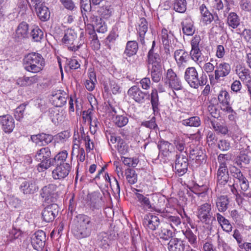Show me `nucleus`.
I'll list each match as a JSON object with an SVG mask.
<instances>
[{
  "label": "nucleus",
  "instance_id": "nucleus-1",
  "mask_svg": "<svg viewBox=\"0 0 251 251\" xmlns=\"http://www.w3.org/2000/svg\"><path fill=\"white\" fill-rule=\"evenodd\" d=\"M23 65L26 71L37 74L43 70L45 61L41 54L32 52L25 55L23 60Z\"/></svg>",
  "mask_w": 251,
  "mask_h": 251
},
{
  "label": "nucleus",
  "instance_id": "nucleus-2",
  "mask_svg": "<svg viewBox=\"0 0 251 251\" xmlns=\"http://www.w3.org/2000/svg\"><path fill=\"white\" fill-rule=\"evenodd\" d=\"M184 79L191 87L195 89L206 85L207 82L206 74L203 73L199 77L198 73L194 67H190L186 69Z\"/></svg>",
  "mask_w": 251,
  "mask_h": 251
},
{
  "label": "nucleus",
  "instance_id": "nucleus-3",
  "mask_svg": "<svg viewBox=\"0 0 251 251\" xmlns=\"http://www.w3.org/2000/svg\"><path fill=\"white\" fill-rule=\"evenodd\" d=\"M231 159L228 154H220L218 156L219 167L217 172V184L219 185H225L229 179L228 171L227 164Z\"/></svg>",
  "mask_w": 251,
  "mask_h": 251
},
{
  "label": "nucleus",
  "instance_id": "nucleus-4",
  "mask_svg": "<svg viewBox=\"0 0 251 251\" xmlns=\"http://www.w3.org/2000/svg\"><path fill=\"white\" fill-rule=\"evenodd\" d=\"M77 224L75 235L78 238L89 237L91 233L92 222L91 218L86 215L80 214L77 216Z\"/></svg>",
  "mask_w": 251,
  "mask_h": 251
},
{
  "label": "nucleus",
  "instance_id": "nucleus-5",
  "mask_svg": "<svg viewBox=\"0 0 251 251\" xmlns=\"http://www.w3.org/2000/svg\"><path fill=\"white\" fill-rule=\"evenodd\" d=\"M231 66L226 62H223L216 63V69L214 71V74H209L208 76L211 84L217 82L221 77H225L227 76L231 72Z\"/></svg>",
  "mask_w": 251,
  "mask_h": 251
},
{
  "label": "nucleus",
  "instance_id": "nucleus-6",
  "mask_svg": "<svg viewBox=\"0 0 251 251\" xmlns=\"http://www.w3.org/2000/svg\"><path fill=\"white\" fill-rule=\"evenodd\" d=\"M165 80V83L173 90L175 96H176V93L175 91L182 90L183 88L179 76L171 68L167 71Z\"/></svg>",
  "mask_w": 251,
  "mask_h": 251
},
{
  "label": "nucleus",
  "instance_id": "nucleus-7",
  "mask_svg": "<svg viewBox=\"0 0 251 251\" xmlns=\"http://www.w3.org/2000/svg\"><path fill=\"white\" fill-rule=\"evenodd\" d=\"M58 186L54 183H50L44 186L41 190L40 196L47 202H55L59 196L57 190Z\"/></svg>",
  "mask_w": 251,
  "mask_h": 251
},
{
  "label": "nucleus",
  "instance_id": "nucleus-8",
  "mask_svg": "<svg viewBox=\"0 0 251 251\" xmlns=\"http://www.w3.org/2000/svg\"><path fill=\"white\" fill-rule=\"evenodd\" d=\"M201 38L200 35H196L191 40V50L189 52L190 57L195 62L201 63L202 61V52L200 44Z\"/></svg>",
  "mask_w": 251,
  "mask_h": 251
},
{
  "label": "nucleus",
  "instance_id": "nucleus-9",
  "mask_svg": "<svg viewBox=\"0 0 251 251\" xmlns=\"http://www.w3.org/2000/svg\"><path fill=\"white\" fill-rule=\"evenodd\" d=\"M72 170V163L68 162L65 164H57L52 171L51 176L53 179L63 180L69 176Z\"/></svg>",
  "mask_w": 251,
  "mask_h": 251
},
{
  "label": "nucleus",
  "instance_id": "nucleus-10",
  "mask_svg": "<svg viewBox=\"0 0 251 251\" xmlns=\"http://www.w3.org/2000/svg\"><path fill=\"white\" fill-rule=\"evenodd\" d=\"M133 192L135 196V200L137 206L144 211H148L152 208V205L148 195H144L140 193L142 192L141 190L135 188H134Z\"/></svg>",
  "mask_w": 251,
  "mask_h": 251
},
{
  "label": "nucleus",
  "instance_id": "nucleus-11",
  "mask_svg": "<svg viewBox=\"0 0 251 251\" xmlns=\"http://www.w3.org/2000/svg\"><path fill=\"white\" fill-rule=\"evenodd\" d=\"M138 44L136 41H128L127 42L125 50L124 52V55L125 59L130 64H133L136 62L134 56L138 50Z\"/></svg>",
  "mask_w": 251,
  "mask_h": 251
},
{
  "label": "nucleus",
  "instance_id": "nucleus-12",
  "mask_svg": "<svg viewBox=\"0 0 251 251\" xmlns=\"http://www.w3.org/2000/svg\"><path fill=\"white\" fill-rule=\"evenodd\" d=\"M212 206L211 204L205 202L198 207L197 216L202 223H208L212 217Z\"/></svg>",
  "mask_w": 251,
  "mask_h": 251
},
{
  "label": "nucleus",
  "instance_id": "nucleus-13",
  "mask_svg": "<svg viewBox=\"0 0 251 251\" xmlns=\"http://www.w3.org/2000/svg\"><path fill=\"white\" fill-rule=\"evenodd\" d=\"M156 42L152 41L151 48L147 53L146 60L148 66L161 64L162 56L157 48H155Z\"/></svg>",
  "mask_w": 251,
  "mask_h": 251
},
{
  "label": "nucleus",
  "instance_id": "nucleus-14",
  "mask_svg": "<svg viewBox=\"0 0 251 251\" xmlns=\"http://www.w3.org/2000/svg\"><path fill=\"white\" fill-rule=\"evenodd\" d=\"M46 241V235L43 230L36 231L31 237V244L32 247L38 251H41L44 248Z\"/></svg>",
  "mask_w": 251,
  "mask_h": 251
},
{
  "label": "nucleus",
  "instance_id": "nucleus-15",
  "mask_svg": "<svg viewBox=\"0 0 251 251\" xmlns=\"http://www.w3.org/2000/svg\"><path fill=\"white\" fill-rule=\"evenodd\" d=\"M76 37L77 35L75 31L68 28L65 31V34L62 39V42L68 46L70 50L75 51L79 48V46L74 45Z\"/></svg>",
  "mask_w": 251,
  "mask_h": 251
},
{
  "label": "nucleus",
  "instance_id": "nucleus-16",
  "mask_svg": "<svg viewBox=\"0 0 251 251\" xmlns=\"http://www.w3.org/2000/svg\"><path fill=\"white\" fill-rule=\"evenodd\" d=\"M128 96L138 103H143L148 99V93L142 91L138 86L134 85L130 87L127 92Z\"/></svg>",
  "mask_w": 251,
  "mask_h": 251
},
{
  "label": "nucleus",
  "instance_id": "nucleus-17",
  "mask_svg": "<svg viewBox=\"0 0 251 251\" xmlns=\"http://www.w3.org/2000/svg\"><path fill=\"white\" fill-rule=\"evenodd\" d=\"M87 203L92 210L100 209L103 204L101 194L98 191L89 194Z\"/></svg>",
  "mask_w": 251,
  "mask_h": 251
},
{
  "label": "nucleus",
  "instance_id": "nucleus-18",
  "mask_svg": "<svg viewBox=\"0 0 251 251\" xmlns=\"http://www.w3.org/2000/svg\"><path fill=\"white\" fill-rule=\"evenodd\" d=\"M143 224L147 229L154 231L160 225V220L157 216L151 213H148L145 215Z\"/></svg>",
  "mask_w": 251,
  "mask_h": 251
},
{
  "label": "nucleus",
  "instance_id": "nucleus-19",
  "mask_svg": "<svg viewBox=\"0 0 251 251\" xmlns=\"http://www.w3.org/2000/svg\"><path fill=\"white\" fill-rule=\"evenodd\" d=\"M58 206L53 203L46 206L42 211V218L46 222H52L58 212Z\"/></svg>",
  "mask_w": 251,
  "mask_h": 251
},
{
  "label": "nucleus",
  "instance_id": "nucleus-20",
  "mask_svg": "<svg viewBox=\"0 0 251 251\" xmlns=\"http://www.w3.org/2000/svg\"><path fill=\"white\" fill-rule=\"evenodd\" d=\"M188 166V159L186 156L183 155H176L175 169L178 176H182L187 172Z\"/></svg>",
  "mask_w": 251,
  "mask_h": 251
},
{
  "label": "nucleus",
  "instance_id": "nucleus-21",
  "mask_svg": "<svg viewBox=\"0 0 251 251\" xmlns=\"http://www.w3.org/2000/svg\"><path fill=\"white\" fill-rule=\"evenodd\" d=\"M20 190L24 194H33L37 192L39 187L34 179L24 180L20 186Z\"/></svg>",
  "mask_w": 251,
  "mask_h": 251
},
{
  "label": "nucleus",
  "instance_id": "nucleus-22",
  "mask_svg": "<svg viewBox=\"0 0 251 251\" xmlns=\"http://www.w3.org/2000/svg\"><path fill=\"white\" fill-rule=\"evenodd\" d=\"M115 235L106 232H101L98 235L97 243L100 247L108 249L115 239Z\"/></svg>",
  "mask_w": 251,
  "mask_h": 251
},
{
  "label": "nucleus",
  "instance_id": "nucleus-23",
  "mask_svg": "<svg viewBox=\"0 0 251 251\" xmlns=\"http://www.w3.org/2000/svg\"><path fill=\"white\" fill-rule=\"evenodd\" d=\"M0 123L5 133H11L15 127L14 120L9 115L0 116Z\"/></svg>",
  "mask_w": 251,
  "mask_h": 251
},
{
  "label": "nucleus",
  "instance_id": "nucleus-24",
  "mask_svg": "<svg viewBox=\"0 0 251 251\" xmlns=\"http://www.w3.org/2000/svg\"><path fill=\"white\" fill-rule=\"evenodd\" d=\"M190 149V158L194 160L197 164L201 165L206 161V155L200 148Z\"/></svg>",
  "mask_w": 251,
  "mask_h": 251
},
{
  "label": "nucleus",
  "instance_id": "nucleus-25",
  "mask_svg": "<svg viewBox=\"0 0 251 251\" xmlns=\"http://www.w3.org/2000/svg\"><path fill=\"white\" fill-rule=\"evenodd\" d=\"M186 247L184 241L180 238H173L168 243L169 251H184Z\"/></svg>",
  "mask_w": 251,
  "mask_h": 251
},
{
  "label": "nucleus",
  "instance_id": "nucleus-26",
  "mask_svg": "<svg viewBox=\"0 0 251 251\" xmlns=\"http://www.w3.org/2000/svg\"><path fill=\"white\" fill-rule=\"evenodd\" d=\"M174 57L177 66L180 68L183 66L184 63L188 62L190 57L188 51L182 49H179L175 51Z\"/></svg>",
  "mask_w": 251,
  "mask_h": 251
},
{
  "label": "nucleus",
  "instance_id": "nucleus-27",
  "mask_svg": "<svg viewBox=\"0 0 251 251\" xmlns=\"http://www.w3.org/2000/svg\"><path fill=\"white\" fill-rule=\"evenodd\" d=\"M183 34L187 36H192L195 32L194 23L191 18L186 17L181 23Z\"/></svg>",
  "mask_w": 251,
  "mask_h": 251
},
{
  "label": "nucleus",
  "instance_id": "nucleus-28",
  "mask_svg": "<svg viewBox=\"0 0 251 251\" xmlns=\"http://www.w3.org/2000/svg\"><path fill=\"white\" fill-rule=\"evenodd\" d=\"M199 10L201 14V21L204 25H209L213 21L215 13L212 14L204 4L200 6Z\"/></svg>",
  "mask_w": 251,
  "mask_h": 251
},
{
  "label": "nucleus",
  "instance_id": "nucleus-29",
  "mask_svg": "<svg viewBox=\"0 0 251 251\" xmlns=\"http://www.w3.org/2000/svg\"><path fill=\"white\" fill-rule=\"evenodd\" d=\"M148 70L150 71L152 80L154 82H158L162 78V65L148 66Z\"/></svg>",
  "mask_w": 251,
  "mask_h": 251
},
{
  "label": "nucleus",
  "instance_id": "nucleus-30",
  "mask_svg": "<svg viewBox=\"0 0 251 251\" xmlns=\"http://www.w3.org/2000/svg\"><path fill=\"white\" fill-rule=\"evenodd\" d=\"M235 72L242 81H247L249 83L251 82L250 71L248 68L241 65L237 66L236 67Z\"/></svg>",
  "mask_w": 251,
  "mask_h": 251
},
{
  "label": "nucleus",
  "instance_id": "nucleus-31",
  "mask_svg": "<svg viewBox=\"0 0 251 251\" xmlns=\"http://www.w3.org/2000/svg\"><path fill=\"white\" fill-rule=\"evenodd\" d=\"M148 30V23L144 18H141L138 32L139 33L138 41L142 44H145V35Z\"/></svg>",
  "mask_w": 251,
  "mask_h": 251
},
{
  "label": "nucleus",
  "instance_id": "nucleus-32",
  "mask_svg": "<svg viewBox=\"0 0 251 251\" xmlns=\"http://www.w3.org/2000/svg\"><path fill=\"white\" fill-rule=\"evenodd\" d=\"M103 89L105 93L111 91L114 95L121 93L122 90L120 85L114 80H109L108 83L103 84Z\"/></svg>",
  "mask_w": 251,
  "mask_h": 251
},
{
  "label": "nucleus",
  "instance_id": "nucleus-33",
  "mask_svg": "<svg viewBox=\"0 0 251 251\" xmlns=\"http://www.w3.org/2000/svg\"><path fill=\"white\" fill-rule=\"evenodd\" d=\"M218 100L223 106H225L224 110H232L230 102V97L226 91L222 90L220 91L218 95Z\"/></svg>",
  "mask_w": 251,
  "mask_h": 251
},
{
  "label": "nucleus",
  "instance_id": "nucleus-34",
  "mask_svg": "<svg viewBox=\"0 0 251 251\" xmlns=\"http://www.w3.org/2000/svg\"><path fill=\"white\" fill-rule=\"evenodd\" d=\"M66 94H63L59 91L54 94L52 95V104L56 107H61L64 105L66 102Z\"/></svg>",
  "mask_w": 251,
  "mask_h": 251
},
{
  "label": "nucleus",
  "instance_id": "nucleus-35",
  "mask_svg": "<svg viewBox=\"0 0 251 251\" xmlns=\"http://www.w3.org/2000/svg\"><path fill=\"white\" fill-rule=\"evenodd\" d=\"M182 232L190 245L194 248H197L198 246L197 237L192 231L188 228L186 230H182Z\"/></svg>",
  "mask_w": 251,
  "mask_h": 251
},
{
  "label": "nucleus",
  "instance_id": "nucleus-36",
  "mask_svg": "<svg viewBox=\"0 0 251 251\" xmlns=\"http://www.w3.org/2000/svg\"><path fill=\"white\" fill-rule=\"evenodd\" d=\"M158 147L160 152L165 156H169L173 149V146L171 143L164 140L159 142Z\"/></svg>",
  "mask_w": 251,
  "mask_h": 251
},
{
  "label": "nucleus",
  "instance_id": "nucleus-37",
  "mask_svg": "<svg viewBox=\"0 0 251 251\" xmlns=\"http://www.w3.org/2000/svg\"><path fill=\"white\" fill-rule=\"evenodd\" d=\"M229 200L227 196H221L217 198L216 201V207L220 212H225L228 208Z\"/></svg>",
  "mask_w": 251,
  "mask_h": 251
},
{
  "label": "nucleus",
  "instance_id": "nucleus-38",
  "mask_svg": "<svg viewBox=\"0 0 251 251\" xmlns=\"http://www.w3.org/2000/svg\"><path fill=\"white\" fill-rule=\"evenodd\" d=\"M216 218L218 223L220 225L223 230L228 233L232 231V226L227 219H226L219 213L216 214Z\"/></svg>",
  "mask_w": 251,
  "mask_h": 251
},
{
  "label": "nucleus",
  "instance_id": "nucleus-39",
  "mask_svg": "<svg viewBox=\"0 0 251 251\" xmlns=\"http://www.w3.org/2000/svg\"><path fill=\"white\" fill-rule=\"evenodd\" d=\"M36 12L39 18L43 22L48 21L50 18V12L49 8L41 4L39 8H36Z\"/></svg>",
  "mask_w": 251,
  "mask_h": 251
},
{
  "label": "nucleus",
  "instance_id": "nucleus-40",
  "mask_svg": "<svg viewBox=\"0 0 251 251\" xmlns=\"http://www.w3.org/2000/svg\"><path fill=\"white\" fill-rule=\"evenodd\" d=\"M163 217L165 218L166 222L175 230H176V227L179 226L181 223L180 218L177 216L165 214L163 215Z\"/></svg>",
  "mask_w": 251,
  "mask_h": 251
},
{
  "label": "nucleus",
  "instance_id": "nucleus-41",
  "mask_svg": "<svg viewBox=\"0 0 251 251\" xmlns=\"http://www.w3.org/2000/svg\"><path fill=\"white\" fill-rule=\"evenodd\" d=\"M240 18L235 12H230L227 17V24L233 29L237 28L240 25Z\"/></svg>",
  "mask_w": 251,
  "mask_h": 251
},
{
  "label": "nucleus",
  "instance_id": "nucleus-42",
  "mask_svg": "<svg viewBox=\"0 0 251 251\" xmlns=\"http://www.w3.org/2000/svg\"><path fill=\"white\" fill-rule=\"evenodd\" d=\"M19 38H25L28 37V25L25 22L21 23L16 31Z\"/></svg>",
  "mask_w": 251,
  "mask_h": 251
},
{
  "label": "nucleus",
  "instance_id": "nucleus-43",
  "mask_svg": "<svg viewBox=\"0 0 251 251\" xmlns=\"http://www.w3.org/2000/svg\"><path fill=\"white\" fill-rule=\"evenodd\" d=\"M112 10L111 6L108 3L100 7L97 12L102 18L107 19L111 15Z\"/></svg>",
  "mask_w": 251,
  "mask_h": 251
},
{
  "label": "nucleus",
  "instance_id": "nucleus-44",
  "mask_svg": "<svg viewBox=\"0 0 251 251\" xmlns=\"http://www.w3.org/2000/svg\"><path fill=\"white\" fill-rule=\"evenodd\" d=\"M68 152L66 151H63L58 152L52 159L53 162L54 163V161H55L57 163V164H65L67 162L71 163V161L68 160Z\"/></svg>",
  "mask_w": 251,
  "mask_h": 251
},
{
  "label": "nucleus",
  "instance_id": "nucleus-45",
  "mask_svg": "<svg viewBox=\"0 0 251 251\" xmlns=\"http://www.w3.org/2000/svg\"><path fill=\"white\" fill-rule=\"evenodd\" d=\"M51 152L49 148H43L38 151L35 155V158L37 160L50 159Z\"/></svg>",
  "mask_w": 251,
  "mask_h": 251
},
{
  "label": "nucleus",
  "instance_id": "nucleus-46",
  "mask_svg": "<svg viewBox=\"0 0 251 251\" xmlns=\"http://www.w3.org/2000/svg\"><path fill=\"white\" fill-rule=\"evenodd\" d=\"M186 0H174L173 2L174 9L177 12L184 13L186 10Z\"/></svg>",
  "mask_w": 251,
  "mask_h": 251
},
{
  "label": "nucleus",
  "instance_id": "nucleus-47",
  "mask_svg": "<svg viewBox=\"0 0 251 251\" xmlns=\"http://www.w3.org/2000/svg\"><path fill=\"white\" fill-rule=\"evenodd\" d=\"M151 102L152 110H158L160 105L157 91L156 89L152 90L151 94Z\"/></svg>",
  "mask_w": 251,
  "mask_h": 251
},
{
  "label": "nucleus",
  "instance_id": "nucleus-48",
  "mask_svg": "<svg viewBox=\"0 0 251 251\" xmlns=\"http://www.w3.org/2000/svg\"><path fill=\"white\" fill-rule=\"evenodd\" d=\"M41 162L37 166V169L40 172H44L54 165L53 160L51 158L40 160Z\"/></svg>",
  "mask_w": 251,
  "mask_h": 251
},
{
  "label": "nucleus",
  "instance_id": "nucleus-49",
  "mask_svg": "<svg viewBox=\"0 0 251 251\" xmlns=\"http://www.w3.org/2000/svg\"><path fill=\"white\" fill-rule=\"evenodd\" d=\"M30 36L33 41L40 42L43 37L44 33L38 26H35L32 29Z\"/></svg>",
  "mask_w": 251,
  "mask_h": 251
},
{
  "label": "nucleus",
  "instance_id": "nucleus-50",
  "mask_svg": "<svg viewBox=\"0 0 251 251\" xmlns=\"http://www.w3.org/2000/svg\"><path fill=\"white\" fill-rule=\"evenodd\" d=\"M103 178L104 179L106 182L109 183L111 188L115 191L117 194H120V187L119 182L116 178H114V181L115 184H112L111 181L110 177L107 173H104V175L103 176Z\"/></svg>",
  "mask_w": 251,
  "mask_h": 251
},
{
  "label": "nucleus",
  "instance_id": "nucleus-51",
  "mask_svg": "<svg viewBox=\"0 0 251 251\" xmlns=\"http://www.w3.org/2000/svg\"><path fill=\"white\" fill-rule=\"evenodd\" d=\"M211 125L213 129L217 133L223 135H226L228 133V130L226 125L216 123L213 121H211Z\"/></svg>",
  "mask_w": 251,
  "mask_h": 251
},
{
  "label": "nucleus",
  "instance_id": "nucleus-52",
  "mask_svg": "<svg viewBox=\"0 0 251 251\" xmlns=\"http://www.w3.org/2000/svg\"><path fill=\"white\" fill-rule=\"evenodd\" d=\"M126 179L130 184H134L137 181V175L135 170L128 169L126 172Z\"/></svg>",
  "mask_w": 251,
  "mask_h": 251
},
{
  "label": "nucleus",
  "instance_id": "nucleus-53",
  "mask_svg": "<svg viewBox=\"0 0 251 251\" xmlns=\"http://www.w3.org/2000/svg\"><path fill=\"white\" fill-rule=\"evenodd\" d=\"M90 38L92 39L91 45L94 50H98L100 49V43L98 39V36L93 29L89 32Z\"/></svg>",
  "mask_w": 251,
  "mask_h": 251
},
{
  "label": "nucleus",
  "instance_id": "nucleus-54",
  "mask_svg": "<svg viewBox=\"0 0 251 251\" xmlns=\"http://www.w3.org/2000/svg\"><path fill=\"white\" fill-rule=\"evenodd\" d=\"M169 34L173 35L171 31H168L166 28L162 29L161 38L164 46H169V44L171 42V35Z\"/></svg>",
  "mask_w": 251,
  "mask_h": 251
},
{
  "label": "nucleus",
  "instance_id": "nucleus-55",
  "mask_svg": "<svg viewBox=\"0 0 251 251\" xmlns=\"http://www.w3.org/2000/svg\"><path fill=\"white\" fill-rule=\"evenodd\" d=\"M50 117L52 122L55 124H58L63 120V114L59 111H51L50 113Z\"/></svg>",
  "mask_w": 251,
  "mask_h": 251
},
{
  "label": "nucleus",
  "instance_id": "nucleus-56",
  "mask_svg": "<svg viewBox=\"0 0 251 251\" xmlns=\"http://www.w3.org/2000/svg\"><path fill=\"white\" fill-rule=\"evenodd\" d=\"M158 236L160 239L164 240H168L173 236V232L167 228L162 227L160 231L159 232Z\"/></svg>",
  "mask_w": 251,
  "mask_h": 251
},
{
  "label": "nucleus",
  "instance_id": "nucleus-57",
  "mask_svg": "<svg viewBox=\"0 0 251 251\" xmlns=\"http://www.w3.org/2000/svg\"><path fill=\"white\" fill-rule=\"evenodd\" d=\"M183 124L190 126H199L201 125V120L198 117H192L183 121Z\"/></svg>",
  "mask_w": 251,
  "mask_h": 251
},
{
  "label": "nucleus",
  "instance_id": "nucleus-58",
  "mask_svg": "<svg viewBox=\"0 0 251 251\" xmlns=\"http://www.w3.org/2000/svg\"><path fill=\"white\" fill-rule=\"evenodd\" d=\"M116 148L119 152L122 154H125L128 151V147L122 138L117 143Z\"/></svg>",
  "mask_w": 251,
  "mask_h": 251
},
{
  "label": "nucleus",
  "instance_id": "nucleus-59",
  "mask_svg": "<svg viewBox=\"0 0 251 251\" xmlns=\"http://www.w3.org/2000/svg\"><path fill=\"white\" fill-rule=\"evenodd\" d=\"M114 122L118 126L121 127L127 124L128 119L126 116L117 115L114 118Z\"/></svg>",
  "mask_w": 251,
  "mask_h": 251
},
{
  "label": "nucleus",
  "instance_id": "nucleus-60",
  "mask_svg": "<svg viewBox=\"0 0 251 251\" xmlns=\"http://www.w3.org/2000/svg\"><path fill=\"white\" fill-rule=\"evenodd\" d=\"M66 66L69 67L70 69L76 70L79 68L80 65L78 61L75 58H66Z\"/></svg>",
  "mask_w": 251,
  "mask_h": 251
},
{
  "label": "nucleus",
  "instance_id": "nucleus-61",
  "mask_svg": "<svg viewBox=\"0 0 251 251\" xmlns=\"http://www.w3.org/2000/svg\"><path fill=\"white\" fill-rule=\"evenodd\" d=\"M61 4L68 10L75 11L77 7L73 0H60Z\"/></svg>",
  "mask_w": 251,
  "mask_h": 251
},
{
  "label": "nucleus",
  "instance_id": "nucleus-62",
  "mask_svg": "<svg viewBox=\"0 0 251 251\" xmlns=\"http://www.w3.org/2000/svg\"><path fill=\"white\" fill-rule=\"evenodd\" d=\"M132 235V245L133 246V249L130 251H137V245L139 242L140 240V236L138 234V232H133Z\"/></svg>",
  "mask_w": 251,
  "mask_h": 251
},
{
  "label": "nucleus",
  "instance_id": "nucleus-63",
  "mask_svg": "<svg viewBox=\"0 0 251 251\" xmlns=\"http://www.w3.org/2000/svg\"><path fill=\"white\" fill-rule=\"evenodd\" d=\"M70 136V133L68 131H64L59 133L55 136V139L57 142H63Z\"/></svg>",
  "mask_w": 251,
  "mask_h": 251
},
{
  "label": "nucleus",
  "instance_id": "nucleus-64",
  "mask_svg": "<svg viewBox=\"0 0 251 251\" xmlns=\"http://www.w3.org/2000/svg\"><path fill=\"white\" fill-rule=\"evenodd\" d=\"M237 34L243 36L247 43L251 44V29L245 28L241 33L238 32Z\"/></svg>",
  "mask_w": 251,
  "mask_h": 251
}]
</instances>
